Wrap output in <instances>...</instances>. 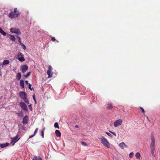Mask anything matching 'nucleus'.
<instances>
[{
	"label": "nucleus",
	"mask_w": 160,
	"mask_h": 160,
	"mask_svg": "<svg viewBox=\"0 0 160 160\" xmlns=\"http://www.w3.org/2000/svg\"><path fill=\"white\" fill-rule=\"evenodd\" d=\"M23 56V55H22V53L21 52H19L18 53V55H17V57L19 58H20V56Z\"/></svg>",
	"instance_id": "obj_33"
},
{
	"label": "nucleus",
	"mask_w": 160,
	"mask_h": 160,
	"mask_svg": "<svg viewBox=\"0 0 160 160\" xmlns=\"http://www.w3.org/2000/svg\"><path fill=\"white\" fill-rule=\"evenodd\" d=\"M10 31L12 33H14L20 35L21 32L19 28H11L10 29Z\"/></svg>",
	"instance_id": "obj_4"
},
{
	"label": "nucleus",
	"mask_w": 160,
	"mask_h": 160,
	"mask_svg": "<svg viewBox=\"0 0 160 160\" xmlns=\"http://www.w3.org/2000/svg\"><path fill=\"white\" fill-rule=\"evenodd\" d=\"M54 127L55 128H58V129L59 128V126H58V122H55L54 123Z\"/></svg>",
	"instance_id": "obj_28"
},
{
	"label": "nucleus",
	"mask_w": 160,
	"mask_h": 160,
	"mask_svg": "<svg viewBox=\"0 0 160 160\" xmlns=\"http://www.w3.org/2000/svg\"><path fill=\"white\" fill-rule=\"evenodd\" d=\"M32 85L30 84H28V88L29 89L31 90H32V88H31Z\"/></svg>",
	"instance_id": "obj_39"
},
{
	"label": "nucleus",
	"mask_w": 160,
	"mask_h": 160,
	"mask_svg": "<svg viewBox=\"0 0 160 160\" xmlns=\"http://www.w3.org/2000/svg\"><path fill=\"white\" fill-rule=\"evenodd\" d=\"M0 32L4 36L6 35V33L2 30L1 28H0Z\"/></svg>",
	"instance_id": "obj_20"
},
{
	"label": "nucleus",
	"mask_w": 160,
	"mask_h": 160,
	"mask_svg": "<svg viewBox=\"0 0 160 160\" xmlns=\"http://www.w3.org/2000/svg\"><path fill=\"white\" fill-rule=\"evenodd\" d=\"M32 160H42V159L39 156H35L33 157Z\"/></svg>",
	"instance_id": "obj_16"
},
{
	"label": "nucleus",
	"mask_w": 160,
	"mask_h": 160,
	"mask_svg": "<svg viewBox=\"0 0 160 160\" xmlns=\"http://www.w3.org/2000/svg\"><path fill=\"white\" fill-rule=\"evenodd\" d=\"M143 115H144V116H145V112H144V113H143Z\"/></svg>",
	"instance_id": "obj_47"
},
{
	"label": "nucleus",
	"mask_w": 160,
	"mask_h": 160,
	"mask_svg": "<svg viewBox=\"0 0 160 160\" xmlns=\"http://www.w3.org/2000/svg\"><path fill=\"white\" fill-rule=\"evenodd\" d=\"M19 115L20 116H23V114H19Z\"/></svg>",
	"instance_id": "obj_46"
},
{
	"label": "nucleus",
	"mask_w": 160,
	"mask_h": 160,
	"mask_svg": "<svg viewBox=\"0 0 160 160\" xmlns=\"http://www.w3.org/2000/svg\"><path fill=\"white\" fill-rule=\"evenodd\" d=\"M51 40L53 42H55L56 40L55 38L54 37L52 38Z\"/></svg>",
	"instance_id": "obj_40"
},
{
	"label": "nucleus",
	"mask_w": 160,
	"mask_h": 160,
	"mask_svg": "<svg viewBox=\"0 0 160 160\" xmlns=\"http://www.w3.org/2000/svg\"><path fill=\"white\" fill-rule=\"evenodd\" d=\"M9 145V143H6L5 144H0V147L1 148H4L8 146Z\"/></svg>",
	"instance_id": "obj_17"
},
{
	"label": "nucleus",
	"mask_w": 160,
	"mask_h": 160,
	"mask_svg": "<svg viewBox=\"0 0 160 160\" xmlns=\"http://www.w3.org/2000/svg\"><path fill=\"white\" fill-rule=\"evenodd\" d=\"M106 133L109 136L111 137H112V134H111L110 133L108 132H106Z\"/></svg>",
	"instance_id": "obj_35"
},
{
	"label": "nucleus",
	"mask_w": 160,
	"mask_h": 160,
	"mask_svg": "<svg viewBox=\"0 0 160 160\" xmlns=\"http://www.w3.org/2000/svg\"><path fill=\"white\" fill-rule=\"evenodd\" d=\"M21 77V74L20 72H18L16 78L18 80H20Z\"/></svg>",
	"instance_id": "obj_18"
},
{
	"label": "nucleus",
	"mask_w": 160,
	"mask_h": 160,
	"mask_svg": "<svg viewBox=\"0 0 160 160\" xmlns=\"http://www.w3.org/2000/svg\"><path fill=\"white\" fill-rule=\"evenodd\" d=\"M106 108L108 110L112 109L113 108V106L111 104L108 103L107 105Z\"/></svg>",
	"instance_id": "obj_14"
},
{
	"label": "nucleus",
	"mask_w": 160,
	"mask_h": 160,
	"mask_svg": "<svg viewBox=\"0 0 160 160\" xmlns=\"http://www.w3.org/2000/svg\"><path fill=\"white\" fill-rule=\"evenodd\" d=\"M22 72L24 73L25 72L28 68V66L26 65H24L21 66Z\"/></svg>",
	"instance_id": "obj_10"
},
{
	"label": "nucleus",
	"mask_w": 160,
	"mask_h": 160,
	"mask_svg": "<svg viewBox=\"0 0 160 160\" xmlns=\"http://www.w3.org/2000/svg\"><path fill=\"white\" fill-rule=\"evenodd\" d=\"M35 135L34 134L32 135H31V136H30L29 138H31L33 137Z\"/></svg>",
	"instance_id": "obj_43"
},
{
	"label": "nucleus",
	"mask_w": 160,
	"mask_h": 160,
	"mask_svg": "<svg viewBox=\"0 0 160 160\" xmlns=\"http://www.w3.org/2000/svg\"><path fill=\"white\" fill-rule=\"evenodd\" d=\"M44 128L43 129V130H42L41 131V136L43 138L44 137Z\"/></svg>",
	"instance_id": "obj_31"
},
{
	"label": "nucleus",
	"mask_w": 160,
	"mask_h": 160,
	"mask_svg": "<svg viewBox=\"0 0 160 160\" xmlns=\"http://www.w3.org/2000/svg\"><path fill=\"white\" fill-rule=\"evenodd\" d=\"M23 101L29 104V101L27 99V97L23 99Z\"/></svg>",
	"instance_id": "obj_25"
},
{
	"label": "nucleus",
	"mask_w": 160,
	"mask_h": 160,
	"mask_svg": "<svg viewBox=\"0 0 160 160\" xmlns=\"http://www.w3.org/2000/svg\"><path fill=\"white\" fill-rule=\"evenodd\" d=\"M55 134L57 137L61 136V133L58 130H56L55 131Z\"/></svg>",
	"instance_id": "obj_15"
},
{
	"label": "nucleus",
	"mask_w": 160,
	"mask_h": 160,
	"mask_svg": "<svg viewBox=\"0 0 160 160\" xmlns=\"http://www.w3.org/2000/svg\"><path fill=\"white\" fill-rule=\"evenodd\" d=\"M75 127V128H78L79 127L78 125H76Z\"/></svg>",
	"instance_id": "obj_45"
},
{
	"label": "nucleus",
	"mask_w": 160,
	"mask_h": 160,
	"mask_svg": "<svg viewBox=\"0 0 160 160\" xmlns=\"http://www.w3.org/2000/svg\"><path fill=\"white\" fill-rule=\"evenodd\" d=\"M17 38H18V41H19V42L20 43V44H21V43H22L21 41L20 37L18 36H17Z\"/></svg>",
	"instance_id": "obj_34"
},
{
	"label": "nucleus",
	"mask_w": 160,
	"mask_h": 160,
	"mask_svg": "<svg viewBox=\"0 0 160 160\" xmlns=\"http://www.w3.org/2000/svg\"><path fill=\"white\" fill-rule=\"evenodd\" d=\"M20 86L22 88H24V82L23 80L21 79L20 80Z\"/></svg>",
	"instance_id": "obj_13"
},
{
	"label": "nucleus",
	"mask_w": 160,
	"mask_h": 160,
	"mask_svg": "<svg viewBox=\"0 0 160 160\" xmlns=\"http://www.w3.org/2000/svg\"><path fill=\"white\" fill-rule=\"evenodd\" d=\"M18 8H14V12L11 11L9 12L8 16L11 19L17 18L20 15V12H18Z\"/></svg>",
	"instance_id": "obj_2"
},
{
	"label": "nucleus",
	"mask_w": 160,
	"mask_h": 160,
	"mask_svg": "<svg viewBox=\"0 0 160 160\" xmlns=\"http://www.w3.org/2000/svg\"><path fill=\"white\" fill-rule=\"evenodd\" d=\"M23 101L29 104V101L27 99V97L23 99Z\"/></svg>",
	"instance_id": "obj_24"
},
{
	"label": "nucleus",
	"mask_w": 160,
	"mask_h": 160,
	"mask_svg": "<svg viewBox=\"0 0 160 160\" xmlns=\"http://www.w3.org/2000/svg\"><path fill=\"white\" fill-rule=\"evenodd\" d=\"M136 158L139 159L141 157V155L139 152H137L135 155Z\"/></svg>",
	"instance_id": "obj_21"
},
{
	"label": "nucleus",
	"mask_w": 160,
	"mask_h": 160,
	"mask_svg": "<svg viewBox=\"0 0 160 160\" xmlns=\"http://www.w3.org/2000/svg\"><path fill=\"white\" fill-rule=\"evenodd\" d=\"M133 155L134 153L132 152H131L129 154V157L131 158L133 157Z\"/></svg>",
	"instance_id": "obj_29"
},
{
	"label": "nucleus",
	"mask_w": 160,
	"mask_h": 160,
	"mask_svg": "<svg viewBox=\"0 0 160 160\" xmlns=\"http://www.w3.org/2000/svg\"><path fill=\"white\" fill-rule=\"evenodd\" d=\"M28 117L27 115H26L23 118L22 120V123L24 124H26L28 122Z\"/></svg>",
	"instance_id": "obj_9"
},
{
	"label": "nucleus",
	"mask_w": 160,
	"mask_h": 160,
	"mask_svg": "<svg viewBox=\"0 0 160 160\" xmlns=\"http://www.w3.org/2000/svg\"><path fill=\"white\" fill-rule=\"evenodd\" d=\"M19 95L21 98L23 99L27 97V94L25 92H21L19 93Z\"/></svg>",
	"instance_id": "obj_8"
},
{
	"label": "nucleus",
	"mask_w": 160,
	"mask_h": 160,
	"mask_svg": "<svg viewBox=\"0 0 160 160\" xmlns=\"http://www.w3.org/2000/svg\"><path fill=\"white\" fill-rule=\"evenodd\" d=\"M81 144L82 145L84 146H87V143L85 142H81Z\"/></svg>",
	"instance_id": "obj_27"
},
{
	"label": "nucleus",
	"mask_w": 160,
	"mask_h": 160,
	"mask_svg": "<svg viewBox=\"0 0 160 160\" xmlns=\"http://www.w3.org/2000/svg\"><path fill=\"white\" fill-rule=\"evenodd\" d=\"M1 65V64H0V66Z\"/></svg>",
	"instance_id": "obj_49"
},
{
	"label": "nucleus",
	"mask_w": 160,
	"mask_h": 160,
	"mask_svg": "<svg viewBox=\"0 0 160 160\" xmlns=\"http://www.w3.org/2000/svg\"><path fill=\"white\" fill-rule=\"evenodd\" d=\"M98 138L100 140L101 143L104 146L108 148H110V144L108 140L104 137L102 136L100 138Z\"/></svg>",
	"instance_id": "obj_3"
},
{
	"label": "nucleus",
	"mask_w": 160,
	"mask_h": 160,
	"mask_svg": "<svg viewBox=\"0 0 160 160\" xmlns=\"http://www.w3.org/2000/svg\"><path fill=\"white\" fill-rule=\"evenodd\" d=\"M11 38L10 39L13 41H14L15 40V37L13 35H10Z\"/></svg>",
	"instance_id": "obj_23"
},
{
	"label": "nucleus",
	"mask_w": 160,
	"mask_h": 160,
	"mask_svg": "<svg viewBox=\"0 0 160 160\" xmlns=\"http://www.w3.org/2000/svg\"><path fill=\"white\" fill-rule=\"evenodd\" d=\"M30 74H31V72H28L26 75H25L24 76V77L26 78H27L30 75Z\"/></svg>",
	"instance_id": "obj_32"
},
{
	"label": "nucleus",
	"mask_w": 160,
	"mask_h": 160,
	"mask_svg": "<svg viewBox=\"0 0 160 160\" xmlns=\"http://www.w3.org/2000/svg\"><path fill=\"white\" fill-rule=\"evenodd\" d=\"M21 45L22 47V48L25 50L26 49V47L25 45L22 43H21V44H20Z\"/></svg>",
	"instance_id": "obj_30"
},
{
	"label": "nucleus",
	"mask_w": 160,
	"mask_h": 160,
	"mask_svg": "<svg viewBox=\"0 0 160 160\" xmlns=\"http://www.w3.org/2000/svg\"><path fill=\"white\" fill-rule=\"evenodd\" d=\"M119 146L122 149H123L127 147L126 145L124 143V142H122L120 143L119 145Z\"/></svg>",
	"instance_id": "obj_12"
},
{
	"label": "nucleus",
	"mask_w": 160,
	"mask_h": 160,
	"mask_svg": "<svg viewBox=\"0 0 160 160\" xmlns=\"http://www.w3.org/2000/svg\"><path fill=\"white\" fill-rule=\"evenodd\" d=\"M52 69V66L49 65L48 68V69L47 71V73L48 75V78H51L52 77V74L51 73V71Z\"/></svg>",
	"instance_id": "obj_5"
},
{
	"label": "nucleus",
	"mask_w": 160,
	"mask_h": 160,
	"mask_svg": "<svg viewBox=\"0 0 160 160\" xmlns=\"http://www.w3.org/2000/svg\"><path fill=\"white\" fill-rule=\"evenodd\" d=\"M140 108L142 110V112H143V113H144L145 111H144V109L141 107H140Z\"/></svg>",
	"instance_id": "obj_41"
},
{
	"label": "nucleus",
	"mask_w": 160,
	"mask_h": 160,
	"mask_svg": "<svg viewBox=\"0 0 160 160\" xmlns=\"http://www.w3.org/2000/svg\"><path fill=\"white\" fill-rule=\"evenodd\" d=\"M38 128H37L36 129H35V132H34V134L35 135H36V133L37 132H38Z\"/></svg>",
	"instance_id": "obj_38"
},
{
	"label": "nucleus",
	"mask_w": 160,
	"mask_h": 160,
	"mask_svg": "<svg viewBox=\"0 0 160 160\" xmlns=\"http://www.w3.org/2000/svg\"><path fill=\"white\" fill-rule=\"evenodd\" d=\"M109 132L111 133H112V134H113L114 136H116V133L114 132H112V131H109Z\"/></svg>",
	"instance_id": "obj_36"
},
{
	"label": "nucleus",
	"mask_w": 160,
	"mask_h": 160,
	"mask_svg": "<svg viewBox=\"0 0 160 160\" xmlns=\"http://www.w3.org/2000/svg\"><path fill=\"white\" fill-rule=\"evenodd\" d=\"M18 135H17L15 138H12L11 142H14L15 143L17 141H18V140L20 139V138L18 139Z\"/></svg>",
	"instance_id": "obj_11"
},
{
	"label": "nucleus",
	"mask_w": 160,
	"mask_h": 160,
	"mask_svg": "<svg viewBox=\"0 0 160 160\" xmlns=\"http://www.w3.org/2000/svg\"><path fill=\"white\" fill-rule=\"evenodd\" d=\"M28 108H29L31 110H32V107L31 106V104L30 105H29L28 106Z\"/></svg>",
	"instance_id": "obj_42"
},
{
	"label": "nucleus",
	"mask_w": 160,
	"mask_h": 160,
	"mask_svg": "<svg viewBox=\"0 0 160 160\" xmlns=\"http://www.w3.org/2000/svg\"><path fill=\"white\" fill-rule=\"evenodd\" d=\"M147 118H148V117H147Z\"/></svg>",
	"instance_id": "obj_48"
},
{
	"label": "nucleus",
	"mask_w": 160,
	"mask_h": 160,
	"mask_svg": "<svg viewBox=\"0 0 160 160\" xmlns=\"http://www.w3.org/2000/svg\"><path fill=\"white\" fill-rule=\"evenodd\" d=\"M18 60L21 62H23L25 61V59L23 56L21 57L18 58Z\"/></svg>",
	"instance_id": "obj_22"
},
{
	"label": "nucleus",
	"mask_w": 160,
	"mask_h": 160,
	"mask_svg": "<svg viewBox=\"0 0 160 160\" xmlns=\"http://www.w3.org/2000/svg\"><path fill=\"white\" fill-rule=\"evenodd\" d=\"M25 82H26L27 85H28V84H29L28 83V81H27V80L25 81Z\"/></svg>",
	"instance_id": "obj_44"
},
{
	"label": "nucleus",
	"mask_w": 160,
	"mask_h": 160,
	"mask_svg": "<svg viewBox=\"0 0 160 160\" xmlns=\"http://www.w3.org/2000/svg\"><path fill=\"white\" fill-rule=\"evenodd\" d=\"M19 106L22 108V109L25 111H27L28 110L27 107L25 103L23 102H21L19 103Z\"/></svg>",
	"instance_id": "obj_6"
},
{
	"label": "nucleus",
	"mask_w": 160,
	"mask_h": 160,
	"mask_svg": "<svg viewBox=\"0 0 160 160\" xmlns=\"http://www.w3.org/2000/svg\"><path fill=\"white\" fill-rule=\"evenodd\" d=\"M32 97H33V100H34V101H35V103L36 104L37 103V101H36V99H35V95H33Z\"/></svg>",
	"instance_id": "obj_37"
},
{
	"label": "nucleus",
	"mask_w": 160,
	"mask_h": 160,
	"mask_svg": "<svg viewBox=\"0 0 160 160\" xmlns=\"http://www.w3.org/2000/svg\"><path fill=\"white\" fill-rule=\"evenodd\" d=\"M122 121L121 119H119L116 120L114 123V126L115 127H117L122 124Z\"/></svg>",
	"instance_id": "obj_7"
},
{
	"label": "nucleus",
	"mask_w": 160,
	"mask_h": 160,
	"mask_svg": "<svg viewBox=\"0 0 160 160\" xmlns=\"http://www.w3.org/2000/svg\"><path fill=\"white\" fill-rule=\"evenodd\" d=\"M9 61L8 60H5L2 62L3 65H7L9 63Z\"/></svg>",
	"instance_id": "obj_19"
},
{
	"label": "nucleus",
	"mask_w": 160,
	"mask_h": 160,
	"mask_svg": "<svg viewBox=\"0 0 160 160\" xmlns=\"http://www.w3.org/2000/svg\"><path fill=\"white\" fill-rule=\"evenodd\" d=\"M151 142L150 144V148L151 153L152 156L154 157L155 155L154 154V152L155 150V140L154 136L153 135H152L151 136Z\"/></svg>",
	"instance_id": "obj_1"
},
{
	"label": "nucleus",
	"mask_w": 160,
	"mask_h": 160,
	"mask_svg": "<svg viewBox=\"0 0 160 160\" xmlns=\"http://www.w3.org/2000/svg\"><path fill=\"white\" fill-rule=\"evenodd\" d=\"M23 101L29 104V101L27 99V97L23 99Z\"/></svg>",
	"instance_id": "obj_26"
}]
</instances>
